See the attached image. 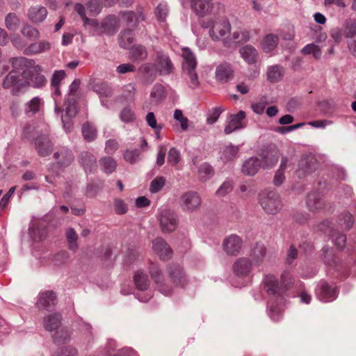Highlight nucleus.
<instances>
[{"instance_id":"29","label":"nucleus","mask_w":356,"mask_h":356,"mask_svg":"<svg viewBox=\"0 0 356 356\" xmlns=\"http://www.w3.org/2000/svg\"><path fill=\"white\" fill-rule=\"evenodd\" d=\"M51 44L49 42L40 41L39 42H34L31 44L24 49V53L26 55L40 54L49 50Z\"/></svg>"},{"instance_id":"38","label":"nucleus","mask_w":356,"mask_h":356,"mask_svg":"<svg viewBox=\"0 0 356 356\" xmlns=\"http://www.w3.org/2000/svg\"><path fill=\"white\" fill-rule=\"evenodd\" d=\"M284 70L280 65H274L268 68V81L275 83L280 81L284 76Z\"/></svg>"},{"instance_id":"26","label":"nucleus","mask_w":356,"mask_h":356,"mask_svg":"<svg viewBox=\"0 0 356 356\" xmlns=\"http://www.w3.org/2000/svg\"><path fill=\"white\" fill-rule=\"evenodd\" d=\"M47 15V10L46 8L41 6L31 7L28 13L29 19L33 23L42 22L46 18Z\"/></svg>"},{"instance_id":"27","label":"nucleus","mask_w":356,"mask_h":356,"mask_svg":"<svg viewBox=\"0 0 356 356\" xmlns=\"http://www.w3.org/2000/svg\"><path fill=\"white\" fill-rule=\"evenodd\" d=\"M54 157L58 161V163L63 167L70 165L74 159L72 152L67 148H62L58 152H55Z\"/></svg>"},{"instance_id":"1","label":"nucleus","mask_w":356,"mask_h":356,"mask_svg":"<svg viewBox=\"0 0 356 356\" xmlns=\"http://www.w3.org/2000/svg\"><path fill=\"white\" fill-rule=\"evenodd\" d=\"M294 282V279L288 271L284 272L281 275V282L274 275H268V296L272 295L275 298V303L272 302L270 310L278 314L281 311V305L283 294L288 291ZM271 301L268 297V302Z\"/></svg>"},{"instance_id":"21","label":"nucleus","mask_w":356,"mask_h":356,"mask_svg":"<svg viewBox=\"0 0 356 356\" xmlns=\"http://www.w3.org/2000/svg\"><path fill=\"white\" fill-rule=\"evenodd\" d=\"M245 118V113L243 111H239L236 115H232L229 124L225 128V133L230 134L235 130L243 128L245 127L243 122Z\"/></svg>"},{"instance_id":"16","label":"nucleus","mask_w":356,"mask_h":356,"mask_svg":"<svg viewBox=\"0 0 356 356\" xmlns=\"http://www.w3.org/2000/svg\"><path fill=\"white\" fill-rule=\"evenodd\" d=\"M44 106V100L40 97H34L24 105V112L28 117H33L38 113Z\"/></svg>"},{"instance_id":"2","label":"nucleus","mask_w":356,"mask_h":356,"mask_svg":"<svg viewBox=\"0 0 356 356\" xmlns=\"http://www.w3.org/2000/svg\"><path fill=\"white\" fill-rule=\"evenodd\" d=\"M13 67L24 70V76L29 86L40 88L46 86L47 81L42 74V68L40 65H34V61L24 57L11 59Z\"/></svg>"},{"instance_id":"50","label":"nucleus","mask_w":356,"mask_h":356,"mask_svg":"<svg viewBox=\"0 0 356 356\" xmlns=\"http://www.w3.org/2000/svg\"><path fill=\"white\" fill-rule=\"evenodd\" d=\"M80 85L81 81L79 79H75L70 86V90L68 92L69 98L70 100L76 102V99L80 96Z\"/></svg>"},{"instance_id":"40","label":"nucleus","mask_w":356,"mask_h":356,"mask_svg":"<svg viewBox=\"0 0 356 356\" xmlns=\"http://www.w3.org/2000/svg\"><path fill=\"white\" fill-rule=\"evenodd\" d=\"M287 162L288 159L286 157L282 158L280 168L277 170L273 179V183L275 186H280L284 182L285 179L284 170L286 169Z\"/></svg>"},{"instance_id":"7","label":"nucleus","mask_w":356,"mask_h":356,"mask_svg":"<svg viewBox=\"0 0 356 356\" xmlns=\"http://www.w3.org/2000/svg\"><path fill=\"white\" fill-rule=\"evenodd\" d=\"M149 273L158 290L165 296H170L172 292V288L165 284V277L159 265L151 262L149 266Z\"/></svg>"},{"instance_id":"63","label":"nucleus","mask_w":356,"mask_h":356,"mask_svg":"<svg viewBox=\"0 0 356 356\" xmlns=\"http://www.w3.org/2000/svg\"><path fill=\"white\" fill-rule=\"evenodd\" d=\"M180 160V153L175 147L170 148L168 155V162L172 165H177Z\"/></svg>"},{"instance_id":"51","label":"nucleus","mask_w":356,"mask_h":356,"mask_svg":"<svg viewBox=\"0 0 356 356\" xmlns=\"http://www.w3.org/2000/svg\"><path fill=\"white\" fill-rule=\"evenodd\" d=\"M22 34L29 40H35L39 38V31L29 24H24L21 30Z\"/></svg>"},{"instance_id":"52","label":"nucleus","mask_w":356,"mask_h":356,"mask_svg":"<svg viewBox=\"0 0 356 356\" xmlns=\"http://www.w3.org/2000/svg\"><path fill=\"white\" fill-rule=\"evenodd\" d=\"M6 27L10 31H16L19 26V20L14 13H9L5 19Z\"/></svg>"},{"instance_id":"24","label":"nucleus","mask_w":356,"mask_h":356,"mask_svg":"<svg viewBox=\"0 0 356 356\" xmlns=\"http://www.w3.org/2000/svg\"><path fill=\"white\" fill-rule=\"evenodd\" d=\"M261 167V161L256 157H252L245 161L242 166L244 175L254 176Z\"/></svg>"},{"instance_id":"53","label":"nucleus","mask_w":356,"mask_h":356,"mask_svg":"<svg viewBox=\"0 0 356 356\" xmlns=\"http://www.w3.org/2000/svg\"><path fill=\"white\" fill-rule=\"evenodd\" d=\"M87 8L90 15H97L102 8V0H90L87 3Z\"/></svg>"},{"instance_id":"35","label":"nucleus","mask_w":356,"mask_h":356,"mask_svg":"<svg viewBox=\"0 0 356 356\" xmlns=\"http://www.w3.org/2000/svg\"><path fill=\"white\" fill-rule=\"evenodd\" d=\"M214 175L212 166L208 163H202L198 168V178L201 181H207Z\"/></svg>"},{"instance_id":"3","label":"nucleus","mask_w":356,"mask_h":356,"mask_svg":"<svg viewBox=\"0 0 356 356\" xmlns=\"http://www.w3.org/2000/svg\"><path fill=\"white\" fill-rule=\"evenodd\" d=\"M204 29L210 28L209 35L214 41L224 40L230 33L231 25L226 17L211 18L200 22Z\"/></svg>"},{"instance_id":"6","label":"nucleus","mask_w":356,"mask_h":356,"mask_svg":"<svg viewBox=\"0 0 356 356\" xmlns=\"http://www.w3.org/2000/svg\"><path fill=\"white\" fill-rule=\"evenodd\" d=\"M178 203L184 211L192 213L200 209L202 200L197 192L187 191L180 195Z\"/></svg>"},{"instance_id":"55","label":"nucleus","mask_w":356,"mask_h":356,"mask_svg":"<svg viewBox=\"0 0 356 356\" xmlns=\"http://www.w3.org/2000/svg\"><path fill=\"white\" fill-rule=\"evenodd\" d=\"M78 351L71 346H65L58 348L54 354V356H77Z\"/></svg>"},{"instance_id":"19","label":"nucleus","mask_w":356,"mask_h":356,"mask_svg":"<svg viewBox=\"0 0 356 356\" xmlns=\"http://www.w3.org/2000/svg\"><path fill=\"white\" fill-rule=\"evenodd\" d=\"M233 70L230 64L223 63L217 66L215 76L218 81L227 83L233 78Z\"/></svg>"},{"instance_id":"23","label":"nucleus","mask_w":356,"mask_h":356,"mask_svg":"<svg viewBox=\"0 0 356 356\" xmlns=\"http://www.w3.org/2000/svg\"><path fill=\"white\" fill-rule=\"evenodd\" d=\"M44 327L49 332H55L61 327V316L58 313L51 314L44 318Z\"/></svg>"},{"instance_id":"62","label":"nucleus","mask_w":356,"mask_h":356,"mask_svg":"<svg viewBox=\"0 0 356 356\" xmlns=\"http://www.w3.org/2000/svg\"><path fill=\"white\" fill-rule=\"evenodd\" d=\"M233 189V183L231 181H225L216 191V195L218 196H225Z\"/></svg>"},{"instance_id":"58","label":"nucleus","mask_w":356,"mask_h":356,"mask_svg":"<svg viewBox=\"0 0 356 356\" xmlns=\"http://www.w3.org/2000/svg\"><path fill=\"white\" fill-rule=\"evenodd\" d=\"M165 179L163 177H158L152 181L150 184V191L152 193L159 192L164 186Z\"/></svg>"},{"instance_id":"48","label":"nucleus","mask_w":356,"mask_h":356,"mask_svg":"<svg viewBox=\"0 0 356 356\" xmlns=\"http://www.w3.org/2000/svg\"><path fill=\"white\" fill-rule=\"evenodd\" d=\"M93 89L99 97H110L113 94L111 88L106 83H96L93 86Z\"/></svg>"},{"instance_id":"59","label":"nucleus","mask_w":356,"mask_h":356,"mask_svg":"<svg viewBox=\"0 0 356 356\" xmlns=\"http://www.w3.org/2000/svg\"><path fill=\"white\" fill-rule=\"evenodd\" d=\"M266 106L267 98L266 96H263L259 102L252 104V108L256 113L261 114L264 113Z\"/></svg>"},{"instance_id":"49","label":"nucleus","mask_w":356,"mask_h":356,"mask_svg":"<svg viewBox=\"0 0 356 356\" xmlns=\"http://www.w3.org/2000/svg\"><path fill=\"white\" fill-rule=\"evenodd\" d=\"M250 39V33L246 30L235 31L232 33V40L235 43H245Z\"/></svg>"},{"instance_id":"5","label":"nucleus","mask_w":356,"mask_h":356,"mask_svg":"<svg viewBox=\"0 0 356 356\" xmlns=\"http://www.w3.org/2000/svg\"><path fill=\"white\" fill-rule=\"evenodd\" d=\"M24 70L15 69L11 70L4 78L2 86L5 89H10L13 95H17L21 90L26 86V81L24 80Z\"/></svg>"},{"instance_id":"8","label":"nucleus","mask_w":356,"mask_h":356,"mask_svg":"<svg viewBox=\"0 0 356 356\" xmlns=\"http://www.w3.org/2000/svg\"><path fill=\"white\" fill-rule=\"evenodd\" d=\"M243 241L236 234H230L226 236L222 241V249L229 256L238 255L243 247Z\"/></svg>"},{"instance_id":"17","label":"nucleus","mask_w":356,"mask_h":356,"mask_svg":"<svg viewBox=\"0 0 356 356\" xmlns=\"http://www.w3.org/2000/svg\"><path fill=\"white\" fill-rule=\"evenodd\" d=\"M191 7L197 15L203 17L211 12L212 0H192Z\"/></svg>"},{"instance_id":"36","label":"nucleus","mask_w":356,"mask_h":356,"mask_svg":"<svg viewBox=\"0 0 356 356\" xmlns=\"http://www.w3.org/2000/svg\"><path fill=\"white\" fill-rule=\"evenodd\" d=\"M99 165L102 170L106 174L109 175L113 172L117 167V163L114 159L110 156H105L99 160Z\"/></svg>"},{"instance_id":"11","label":"nucleus","mask_w":356,"mask_h":356,"mask_svg":"<svg viewBox=\"0 0 356 356\" xmlns=\"http://www.w3.org/2000/svg\"><path fill=\"white\" fill-rule=\"evenodd\" d=\"M167 272L171 282L175 285L184 287L186 284L187 279L181 266L176 264H169Z\"/></svg>"},{"instance_id":"54","label":"nucleus","mask_w":356,"mask_h":356,"mask_svg":"<svg viewBox=\"0 0 356 356\" xmlns=\"http://www.w3.org/2000/svg\"><path fill=\"white\" fill-rule=\"evenodd\" d=\"M151 98L158 102L165 97V89L161 84H155L150 93Z\"/></svg>"},{"instance_id":"45","label":"nucleus","mask_w":356,"mask_h":356,"mask_svg":"<svg viewBox=\"0 0 356 356\" xmlns=\"http://www.w3.org/2000/svg\"><path fill=\"white\" fill-rule=\"evenodd\" d=\"M301 53L304 55L312 54L314 58L316 60L320 59L322 52L320 47L314 44H308L301 49Z\"/></svg>"},{"instance_id":"42","label":"nucleus","mask_w":356,"mask_h":356,"mask_svg":"<svg viewBox=\"0 0 356 356\" xmlns=\"http://www.w3.org/2000/svg\"><path fill=\"white\" fill-rule=\"evenodd\" d=\"M130 54L134 60H143L147 56L146 48L140 44L134 46L131 49Z\"/></svg>"},{"instance_id":"60","label":"nucleus","mask_w":356,"mask_h":356,"mask_svg":"<svg viewBox=\"0 0 356 356\" xmlns=\"http://www.w3.org/2000/svg\"><path fill=\"white\" fill-rule=\"evenodd\" d=\"M120 119L124 122H132L135 119L134 112L129 107H125L120 113Z\"/></svg>"},{"instance_id":"30","label":"nucleus","mask_w":356,"mask_h":356,"mask_svg":"<svg viewBox=\"0 0 356 356\" xmlns=\"http://www.w3.org/2000/svg\"><path fill=\"white\" fill-rule=\"evenodd\" d=\"M239 52L243 60L248 64L256 63L258 53L252 46L245 45L240 49Z\"/></svg>"},{"instance_id":"10","label":"nucleus","mask_w":356,"mask_h":356,"mask_svg":"<svg viewBox=\"0 0 356 356\" xmlns=\"http://www.w3.org/2000/svg\"><path fill=\"white\" fill-rule=\"evenodd\" d=\"M154 65L161 75H168L174 70V65L169 56L163 52L156 53Z\"/></svg>"},{"instance_id":"46","label":"nucleus","mask_w":356,"mask_h":356,"mask_svg":"<svg viewBox=\"0 0 356 356\" xmlns=\"http://www.w3.org/2000/svg\"><path fill=\"white\" fill-rule=\"evenodd\" d=\"M52 337L56 343H65L70 339V332L65 327H62L54 332Z\"/></svg>"},{"instance_id":"57","label":"nucleus","mask_w":356,"mask_h":356,"mask_svg":"<svg viewBox=\"0 0 356 356\" xmlns=\"http://www.w3.org/2000/svg\"><path fill=\"white\" fill-rule=\"evenodd\" d=\"M67 102L68 105L65 108V116H63L62 118L70 120V118L74 117L76 114V109L75 106L76 102L67 99Z\"/></svg>"},{"instance_id":"4","label":"nucleus","mask_w":356,"mask_h":356,"mask_svg":"<svg viewBox=\"0 0 356 356\" xmlns=\"http://www.w3.org/2000/svg\"><path fill=\"white\" fill-rule=\"evenodd\" d=\"M182 57L183 74L188 77V84L189 87L191 88H195L200 84L198 76L195 70L197 66L195 57L188 48L183 49Z\"/></svg>"},{"instance_id":"61","label":"nucleus","mask_w":356,"mask_h":356,"mask_svg":"<svg viewBox=\"0 0 356 356\" xmlns=\"http://www.w3.org/2000/svg\"><path fill=\"white\" fill-rule=\"evenodd\" d=\"M139 155H140V152L137 149H131V150L127 149L124 153V159L127 161H128L131 163H134L137 161V160L139 157Z\"/></svg>"},{"instance_id":"44","label":"nucleus","mask_w":356,"mask_h":356,"mask_svg":"<svg viewBox=\"0 0 356 356\" xmlns=\"http://www.w3.org/2000/svg\"><path fill=\"white\" fill-rule=\"evenodd\" d=\"M134 42L133 31L126 29L121 33L120 38V45L122 48L127 49Z\"/></svg>"},{"instance_id":"25","label":"nucleus","mask_w":356,"mask_h":356,"mask_svg":"<svg viewBox=\"0 0 356 356\" xmlns=\"http://www.w3.org/2000/svg\"><path fill=\"white\" fill-rule=\"evenodd\" d=\"M118 29V21L115 16L106 17L100 24V33L114 34Z\"/></svg>"},{"instance_id":"56","label":"nucleus","mask_w":356,"mask_h":356,"mask_svg":"<svg viewBox=\"0 0 356 356\" xmlns=\"http://www.w3.org/2000/svg\"><path fill=\"white\" fill-rule=\"evenodd\" d=\"M103 187V183L99 182V183H90L88 184L86 188V195L88 197H92L95 196L99 191Z\"/></svg>"},{"instance_id":"37","label":"nucleus","mask_w":356,"mask_h":356,"mask_svg":"<svg viewBox=\"0 0 356 356\" xmlns=\"http://www.w3.org/2000/svg\"><path fill=\"white\" fill-rule=\"evenodd\" d=\"M266 253V248L265 245L264 243H257L252 251L251 257L255 263L259 264L263 261Z\"/></svg>"},{"instance_id":"14","label":"nucleus","mask_w":356,"mask_h":356,"mask_svg":"<svg viewBox=\"0 0 356 356\" xmlns=\"http://www.w3.org/2000/svg\"><path fill=\"white\" fill-rule=\"evenodd\" d=\"M152 248L161 260H168L172 257V250L162 238H156L152 241Z\"/></svg>"},{"instance_id":"34","label":"nucleus","mask_w":356,"mask_h":356,"mask_svg":"<svg viewBox=\"0 0 356 356\" xmlns=\"http://www.w3.org/2000/svg\"><path fill=\"white\" fill-rule=\"evenodd\" d=\"M342 29L344 37L348 39L356 37V19L348 18L343 24Z\"/></svg>"},{"instance_id":"20","label":"nucleus","mask_w":356,"mask_h":356,"mask_svg":"<svg viewBox=\"0 0 356 356\" xmlns=\"http://www.w3.org/2000/svg\"><path fill=\"white\" fill-rule=\"evenodd\" d=\"M252 264L249 259L241 257L233 264V270L238 277H245L250 273Z\"/></svg>"},{"instance_id":"22","label":"nucleus","mask_w":356,"mask_h":356,"mask_svg":"<svg viewBox=\"0 0 356 356\" xmlns=\"http://www.w3.org/2000/svg\"><path fill=\"white\" fill-rule=\"evenodd\" d=\"M79 161L86 172H93L97 169L96 157L90 152H83L81 153Z\"/></svg>"},{"instance_id":"47","label":"nucleus","mask_w":356,"mask_h":356,"mask_svg":"<svg viewBox=\"0 0 356 356\" xmlns=\"http://www.w3.org/2000/svg\"><path fill=\"white\" fill-rule=\"evenodd\" d=\"M66 238L69 244V248L71 250L75 251L78 248L77 239L78 235L73 228H68L66 230Z\"/></svg>"},{"instance_id":"41","label":"nucleus","mask_w":356,"mask_h":356,"mask_svg":"<svg viewBox=\"0 0 356 356\" xmlns=\"http://www.w3.org/2000/svg\"><path fill=\"white\" fill-rule=\"evenodd\" d=\"M82 134L86 140L91 142L97 137V129L92 124L86 122L82 127Z\"/></svg>"},{"instance_id":"13","label":"nucleus","mask_w":356,"mask_h":356,"mask_svg":"<svg viewBox=\"0 0 356 356\" xmlns=\"http://www.w3.org/2000/svg\"><path fill=\"white\" fill-rule=\"evenodd\" d=\"M37 153L42 157L49 156L53 150V143L46 134H41L35 139Z\"/></svg>"},{"instance_id":"28","label":"nucleus","mask_w":356,"mask_h":356,"mask_svg":"<svg viewBox=\"0 0 356 356\" xmlns=\"http://www.w3.org/2000/svg\"><path fill=\"white\" fill-rule=\"evenodd\" d=\"M138 70L142 74L143 81L145 83L150 84L156 79V72L152 68V64L144 63Z\"/></svg>"},{"instance_id":"18","label":"nucleus","mask_w":356,"mask_h":356,"mask_svg":"<svg viewBox=\"0 0 356 356\" xmlns=\"http://www.w3.org/2000/svg\"><path fill=\"white\" fill-rule=\"evenodd\" d=\"M317 296L321 301H332L337 296V288L327 283H323L317 291Z\"/></svg>"},{"instance_id":"15","label":"nucleus","mask_w":356,"mask_h":356,"mask_svg":"<svg viewBox=\"0 0 356 356\" xmlns=\"http://www.w3.org/2000/svg\"><path fill=\"white\" fill-rule=\"evenodd\" d=\"M56 296L51 291L41 293L38 296L37 307L40 309L50 310L56 305Z\"/></svg>"},{"instance_id":"33","label":"nucleus","mask_w":356,"mask_h":356,"mask_svg":"<svg viewBox=\"0 0 356 356\" xmlns=\"http://www.w3.org/2000/svg\"><path fill=\"white\" fill-rule=\"evenodd\" d=\"M307 205L309 210L316 211L323 208V202L318 193H309L307 197Z\"/></svg>"},{"instance_id":"32","label":"nucleus","mask_w":356,"mask_h":356,"mask_svg":"<svg viewBox=\"0 0 356 356\" xmlns=\"http://www.w3.org/2000/svg\"><path fill=\"white\" fill-rule=\"evenodd\" d=\"M239 147L232 144L223 147L220 152V158L224 161L234 160L238 154Z\"/></svg>"},{"instance_id":"39","label":"nucleus","mask_w":356,"mask_h":356,"mask_svg":"<svg viewBox=\"0 0 356 356\" xmlns=\"http://www.w3.org/2000/svg\"><path fill=\"white\" fill-rule=\"evenodd\" d=\"M270 194L268 193V214H275L280 210L282 203L277 194L273 193L270 197Z\"/></svg>"},{"instance_id":"64","label":"nucleus","mask_w":356,"mask_h":356,"mask_svg":"<svg viewBox=\"0 0 356 356\" xmlns=\"http://www.w3.org/2000/svg\"><path fill=\"white\" fill-rule=\"evenodd\" d=\"M114 209L115 213L118 215L126 213L128 209L127 204L121 199L115 200Z\"/></svg>"},{"instance_id":"31","label":"nucleus","mask_w":356,"mask_h":356,"mask_svg":"<svg viewBox=\"0 0 356 356\" xmlns=\"http://www.w3.org/2000/svg\"><path fill=\"white\" fill-rule=\"evenodd\" d=\"M134 280L136 288L140 291L147 290L150 284L147 275L142 270H138L135 273Z\"/></svg>"},{"instance_id":"43","label":"nucleus","mask_w":356,"mask_h":356,"mask_svg":"<svg viewBox=\"0 0 356 356\" xmlns=\"http://www.w3.org/2000/svg\"><path fill=\"white\" fill-rule=\"evenodd\" d=\"M123 17L133 26H137L140 20H145V15L141 12L135 13L133 11H127L123 13Z\"/></svg>"},{"instance_id":"9","label":"nucleus","mask_w":356,"mask_h":356,"mask_svg":"<svg viewBox=\"0 0 356 356\" xmlns=\"http://www.w3.org/2000/svg\"><path fill=\"white\" fill-rule=\"evenodd\" d=\"M159 221L161 229L164 232H171L177 227V221L176 214L170 209H162Z\"/></svg>"},{"instance_id":"12","label":"nucleus","mask_w":356,"mask_h":356,"mask_svg":"<svg viewBox=\"0 0 356 356\" xmlns=\"http://www.w3.org/2000/svg\"><path fill=\"white\" fill-rule=\"evenodd\" d=\"M317 161L314 156L307 155L303 156L298 163L297 175L298 177H303L314 172L317 168Z\"/></svg>"}]
</instances>
